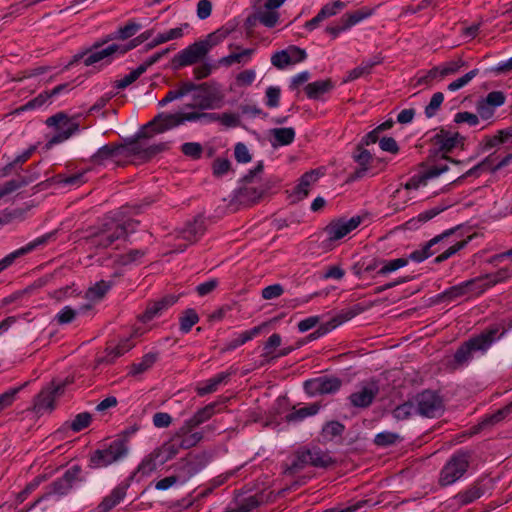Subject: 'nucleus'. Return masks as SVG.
Masks as SVG:
<instances>
[{
    "mask_svg": "<svg viewBox=\"0 0 512 512\" xmlns=\"http://www.w3.org/2000/svg\"><path fill=\"white\" fill-rule=\"evenodd\" d=\"M86 171L78 172L76 174L65 176L62 174H58L50 179V181L54 184L62 185V186H73L79 187L80 185L86 182L85 178Z\"/></svg>",
    "mask_w": 512,
    "mask_h": 512,
    "instance_id": "58836bf2",
    "label": "nucleus"
},
{
    "mask_svg": "<svg viewBox=\"0 0 512 512\" xmlns=\"http://www.w3.org/2000/svg\"><path fill=\"white\" fill-rule=\"evenodd\" d=\"M128 483H121L116 486L109 495L105 496L97 507L98 512H109L118 505L126 496Z\"/></svg>",
    "mask_w": 512,
    "mask_h": 512,
    "instance_id": "393cba45",
    "label": "nucleus"
},
{
    "mask_svg": "<svg viewBox=\"0 0 512 512\" xmlns=\"http://www.w3.org/2000/svg\"><path fill=\"white\" fill-rule=\"evenodd\" d=\"M124 151L125 150L120 145H104L92 155L91 162L99 166H107L110 163L118 166L122 161V153Z\"/></svg>",
    "mask_w": 512,
    "mask_h": 512,
    "instance_id": "2eb2a0df",
    "label": "nucleus"
},
{
    "mask_svg": "<svg viewBox=\"0 0 512 512\" xmlns=\"http://www.w3.org/2000/svg\"><path fill=\"white\" fill-rule=\"evenodd\" d=\"M52 236H53L52 233L42 235V236L34 239L33 241L29 242L25 246L11 252L7 256H5L2 260H0V272L2 270L6 269L8 266H10L15 261V259H17L18 257H21L27 253H30L31 251H33L34 249H36L39 246L45 245Z\"/></svg>",
    "mask_w": 512,
    "mask_h": 512,
    "instance_id": "6ab92c4d",
    "label": "nucleus"
},
{
    "mask_svg": "<svg viewBox=\"0 0 512 512\" xmlns=\"http://www.w3.org/2000/svg\"><path fill=\"white\" fill-rule=\"evenodd\" d=\"M374 13V9L364 7L359 10L346 13L340 18V22L344 23V28L350 29L364 19L370 17Z\"/></svg>",
    "mask_w": 512,
    "mask_h": 512,
    "instance_id": "2f4dec72",
    "label": "nucleus"
},
{
    "mask_svg": "<svg viewBox=\"0 0 512 512\" xmlns=\"http://www.w3.org/2000/svg\"><path fill=\"white\" fill-rule=\"evenodd\" d=\"M179 125H181V119H179L178 113H160L146 126L143 127L139 136L150 138L154 134L163 133Z\"/></svg>",
    "mask_w": 512,
    "mask_h": 512,
    "instance_id": "9b49d317",
    "label": "nucleus"
},
{
    "mask_svg": "<svg viewBox=\"0 0 512 512\" xmlns=\"http://www.w3.org/2000/svg\"><path fill=\"white\" fill-rule=\"evenodd\" d=\"M91 419L92 417L90 413L82 412L77 414L71 422H65L64 428L71 429L74 432H79L89 426Z\"/></svg>",
    "mask_w": 512,
    "mask_h": 512,
    "instance_id": "8fccbe9b",
    "label": "nucleus"
},
{
    "mask_svg": "<svg viewBox=\"0 0 512 512\" xmlns=\"http://www.w3.org/2000/svg\"><path fill=\"white\" fill-rule=\"evenodd\" d=\"M62 393V387L51 386L43 389L34 400L33 411L36 414L51 412L55 407L56 397Z\"/></svg>",
    "mask_w": 512,
    "mask_h": 512,
    "instance_id": "dca6fc26",
    "label": "nucleus"
},
{
    "mask_svg": "<svg viewBox=\"0 0 512 512\" xmlns=\"http://www.w3.org/2000/svg\"><path fill=\"white\" fill-rule=\"evenodd\" d=\"M146 254V251L143 249H133L119 256L118 263L120 265H130L133 263H137L140 259H142Z\"/></svg>",
    "mask_w": 512,
    "mask_h": 512,
    "instance_id": "338daca9",
    "label": "nucleus"
},
{
    "mask_svg": "<svg viewBox=\"0 0 512 512\" xmlns=\"http://www.w3.org/2000/svg\"><path fill=\"white\" fill-rule=\"evenodd\" d=\"M341 386V379L328 376L307 380L304 383L305 390L310 395L332 394L337 392Z\"/></svg>",
    "mask_w": 512,
    "mask_h": 512,
    "instance_id": "ddd939ff",
    "label": "nucleus"
},
{
    "mask_svg": "<svg viewBox=\"0 0 512 512\" xmlns=\"http://www.w3.org/2000/svg\"><path fill=\"white\" fill-rule=\"evenodd\" d=\"M229 34L230 30L228 28L222 27L207 35L205 39L200 40V43L208 53L213 47L223 42Z\"/></svg>",
    "mask_w": 512,
    "mask_h": 512,
    "instance_id": "ea45409f",
    "label": "nucleus"
},
{
    "mask_svg": "<svg viewBox=\"0 0 512 512\" xmlns=\"http://www.w3.org/2000/svg\"><path fill=\"white\" fill-rule=\"evenodd\" d=\"M204 231V219L201 216H198L192 222L187 223L185 228L181 231V238L189 243H193L203 235Z\"/></svg>",
    "mask_w": 512,
    "mask_h": 512,
    "instance_id": "a878e982",
    "label": "nucleus"
},
{
    "mask_svg": "<svg viewBox=\"0 0 512 512\" xmlns=\"http://www.w3.org/2000/svg\"><path fill=\"white\" fill-rule=\"evenodd\" d=\"M512 411V403L505 406L502 409H499L497 412L486 416L480 423L481 428L487 427L489 425H494L499 423L503 419H505Z\"/></svg>",
    "mask_w": 512,
    "mask_h": 512,
    "instance_id": "5fc2aeb1",
    "label": "nucleus"
},
{
    "mask_svg": "<svg viewBox=\"0 0 512 512\" xmlns=\"http://www.w3.org/2000/svg\"><path fill=\"white\" fill-rule=\"evenodd\" d=\"M469 465L470 454L468 452H457L453 454L439 473V485L446 487L454 484L465 475Z\"/></svg>",
    "mask_w": 512,
    "mask_h": 512,
    "instance_id": "20e7f679",
    "label": "nucleus"
},
{
    "mask_svg": "<svg viewBox=\"0 0 512 512\" xmlns=\"http://www.w3.org/2000/svg\"><path fill=\"white\" fill-rule=\"evenodd\" d=\"M199 321V316L193 309H187L180 317V330L188 333L191 328Z\"/></svg>",
    "mask_w": 512,
    "mask_h": 512,
    "instance_id": "13d9d810",
    "label": "nucleus"
},
{
    "mask_svg": "<svg viewBox=\"0 0 512 512\" xmlns=\"http://www.w3.org/2000/svg\"><path fill=\"white\" fill-rule=\"evenodd\" d=\"M52 236H53L52 233L42 235V236L34 239L33 241L29 242L25 246L11 252L7 256H5L2 260H0V272L2 270L6 269L8 266H10L15 261V259H17L18 257H21L27 253H30L31 251H33L34 249H36L39 246L45 245Z\"/></svg>",
    "mask_w": 512,
    "mask_h": 512,
    "instance_id": "aec40b11",
    "label": "nucleus"
},
{
    "mask_svg": "<svg viewBox=\"0 0 512 512\" xmlns=\"http://www.w3.org/2000/svg\"><path fill=\"white\" fill-rule=\"evenodd\" d=\"M145 72L144 67L138 66L135 70L125 75L123 78L115 81V87L119 90L125 89L135 82Z\"/></svg>",
    "mask_w": 512,
    "mask_h": 512,
    "instance_id": "680f3d73",
    "label": "nucleus"
},
{
    "mask_svg": "<svg viewBox=\"0 0 512 512\" xmlns=\"http://www.w3.org/2000/svg\"><path fill=\"white\" fill-rule=\"evenodd\" d=\"M379 264L380 268L377 270V275L385 276L405 267L408 264V259L397 258L392 260H381Z\"/></svg>",
    "mask_w": 512,
    "mask_h": 512,
    "instance_id": "c03bdc74",
    "label": "nucleus"
},
{
    "mask_svg": "<svg viewBox=\"0 0 512 512\" xmlns=\"http://www.w3.org/2000/svg\"><path fill=\"white\" fill-rule=\"evenodd\" d=\"M217 403H210L206 405L204 408L198 410L190 419L187 421L194 425L195 427L201 425L202 423L208 421L214 414Z\"/></svg>",
    "mask_w": 512,
    "mask_h": 512,
    "instance_id": "49530a36",
    "label": "nucleus"
},
{
    "mask_svg": "<svg viewBox=\"0 0 512 512\" xmlns=\"http://www.w3.org/2000/svg\"><path fill=\"white\" fill-rule=\"evenodd\" d=\"M200 470L194 461L190 459H182L178 464V476L181 483L186 482Z\"/></svg>",
    "mask_w": 512,
    "mask_h": 512,
    "instance_id": "a18cd8bd",
    "label": "nucleus"
},
{
    "mask_svg": "<svg viewBox=\"0 0 512 512\" xmlns=\"http://www.w3.org/2000/svg\"><path fill=\"white\" fill-rule=\"evenodd\" d=\"M270 134L274 140L271 142L272 146L289 145L295 139V130L291 127L287 128H274L270 130Z\"/></svg>",
    "mask_w": 512,
    "mask_h": 512,
    "instance_id": "e433bc0d",
    "label": "nucleus"
},
{
    "mask_svg": "<svg viewBox=\"0 0 512 512\" xmlns=\"http://www.w3.org/2000/svg\"><path fill=\"white\" fill-rule=\"evenodd\" d=\"M453 232H454V230L450 229V230H447V231L443 232L440 235L435 236L434 238L429 240L424 245V247L422 249L413 251L408 256V258H407L408 261L412 260V261H415V262H422L425 259L429 258L430 256H432L433 254L436 253L435 250H432V247L434 245H436V244H439V243L443 242L446 238H448L450 235H452Z\"/></svg>",
    "mask_w": 512,
    "mask_h": 512,
    "instance_id": "5701e85b",
    "label": "nucleus"
},
{
    "mask_svg": "<svg viewBox=\"0 0 512 512\" xmlns=\"http://www.w3.org/2000/svg\"><path fill=\"white\" fill-rule=\"evenodd\" d=\"M512 411V403L505 406L502 409H499L497 412L486 416L480 423L481 428L487 427L489 425H494L499 423L503 419H505Z\"/></svg>",
    "mask_w": 512,
    "mask_h": 512,
    "instance_id": "6e6d98bb",
    "label": "nucleus"
},
{
    "mask_svg": "<svg viewBox=\"0 0 512 512\" xmlns=\"http://www.w3.org/2000/svg\"><path fill=\"white\" fill-rule=\"evenodd\" d=\"M464 66H466V62L461 58L447 62L440 66V68H441L440 78H444L448 75L456 74Z\"/></svg>",
    "mask_w": 512,
    "mask_h": 512,
    "instance_id": "0e129e2a",
    "label": "nucleus"
},
{
    "mask_svg": "<svg viewBox=\"0 0 512 512\" xmlns=\"http://www.w3.org/2000/svg\"><path fill=\"white\" fill-rule=\"evenodd\" d=\"M417 415L435 418L442 414L444 405L441 397L433 391H424L414 398Z\"/></svg>",
    "mask_w": 512,
    "mask_h": 512,
    "instance_id": "6e6552de",
    "label": "nucleus"
},
{
    "mask_svg": "<svg viewBox=\"0 0 512 512\" xmlns=\"http://www.w3.org/2000/svg\"><path fill=\"white\" fill-rule=\"evenodd\" d=\"M84 481L85 477L82 475L81 467L73 465L64 472L62 477L56 479L48 486L46 495H67L75 484Z\"/></svg>",
    "mask_w": 512,
    "mask_h": 512,
    "instance_id": "0eeeda50",
    "label": "nucleus"
},
{
    "mask_svg": "<svg viewBox=\"0 0 512 512\" xmlns=\"http://www.w3.org/2000/svg\"><path fill=\"white\" fill-rule=\"evenodd\" d=\"M379 62L380 61L378 59L363 61L358 67L348 72L347 78L344 81H354L361 76L370 73L371 69Z\"/></svg>",
    "mask_w": 512,
    "mask_h": 512,
    "instance_id": "09e8293b",
    "label": "nucleus"
},
{
    "mask_svg": "<svg viewBox=\"0 0 512 512\" xmlns=\"http://www.w3.org/2000/svg\"><path fill=\"white\" fill-rule=\"evenodd\" d=\"M66 87H67V85L62 84V85L56 86L50 92H47V91L42 92L37 97L28 101L26 104L16 108L11 114L18 115L24 111L35 110V109H39L45 105H48L51 103V101H50L51 98L55 95L60 94Z\"/></svg>",
    "mask_w": 512,
    "mask_h": 512,
    "instance_id": "412c9836",
    "label": "nucleus"
},
{
    "mask_svg": "<svg viewBox=\"0 0 512 512\" xmlns=\"http://www.w3.org/2000/svg\"><path fill=\"white\" fill-rule=\"evenodd\" d=\"M179 119H181V125L185 122H201L204 124L216 122L218 118L216 113H206V112H178Z\"/></svg>",
    "mask_w": 512,
    "mask_h": 512,
    "instance_id": "f704fd0d",
    "label": "nucleus"
},
{
    "mask_svg": "<svg viewBox=\"0 0 512 512\" xmlns=\"http://www.w3.org/2000/svg\"><path fill=\"white\" fill-rule=\"evenodd\" d=\"M206 55L207 52L205 51V48L202 46L200 41H198L176 54L171 61V66L174 70L190 66L202 60Z\"/></svg>",
    "mask_w": 512,
    "mask_h": 512,
    "instance_id": "f8f14e48",
    "label": "nucleus"
},
{
    "mask_svg": "<svg viewBox=\"0 0 512 512\" xmlns=\"http://www.w3.org/2000/svg\"><path fill=\"white\" fill-rule=\"evenodd\" d=\"M254 53V49L247 48L238 53H231L219 60L220 65L231 66L234 63L246 64L250 61L251 56Z\"/></svg>",
    "mask_w": 512,
    "mask_h": 512,
    "instance_id": "79ce46f5",
    "label": "nucleus"
},
{
    "mask_svg": "<svg viewBox=\"0 0 512 512\" xmlns=\"http://www.w3.org/2000/svg\"><path fill=\"white\" fill-rule=\"evenodd\" d=\"M112 287L111 282H107L104 280H101L97 283H95L92 287H90L86 291V298L91 302H98L106 295V293L110 290Z\"/></svg>",
    "mask_w": 512,
    "mask_h": 512,
    "instance_id": "a19ab883",
    "label": "nucleus"
},
{
    "mask_svg": "<svg viewBox=\"0 0 512 512\" xmlns=\"http://www.w3.org/2000/svg\"><path fill=\"white\" fill-rule=\"evenodd\" d=\"M472 282H462L458 285L452 286L449 289L445 290L443 293L439 295V298L444 300L453 301L459 297H462L469 293V285Z\"/></svg>",
    "mask_w": 512,
    "mask_h": 512,
    "instance_id": "de8ad7c7",
    "label": "nucleus"
},
{
    "mask_svg": "<svg viewBox=\"0 0 512 512\" xmlns=\"http://www.w3.org/2000/svg\"><path fill=\"white\" fill-rule=\"evenodd\" d=\"M259 506V501L256 496H249L241 501L236 508L228 512H252Z\"/></svg>",
    "mask_w": 512,
    "mask_h": 512,
    "instance_id": "774afa93",
    "label": "nucleus"
},
{
    "mask_svg": "<svg viewBox=\"0 0 512 512\" xmlns=\"http://www.w3.org/2000/svg\"><path fill=\"white\" fill-rule=\"evenodd\" d=\"M194 428L196 427L186 420L171 437L179 450L192 448L202 440L203 433L200 431H193Z\"/></svg>",
    "mask_w": 512,
    "mask_h": 512,
    "instance_id": "4468645a",
    "label": "nucleus"
},
{
    "mask_svg": "<svg viewBox=\"0 0 512 512\" xmlns=\"http://www.w3.org/2000/svg\"><path fill=\"white\" fill-rule=\"evenodd\" d=\"M357 150L358 153L354 155V160L358 163L359 169L354 172L353 179L362 178L369 169V165L372 160L371 153L368 150L363 149L361 145L358 146Z\"/></svg>",
    "mask_w": 512,
    "mask_h": 512,
    "instance_id": "c9c22d12",
    "label": "nucleus"
},
{
    "mask_svg": "<svg viewBox=\"0 0 512 512\" xmlns=\"http://www.w3.org/2000/svg\"><path fill=\"white\" fill-rule=\"evenodd\" d=\"M138 221L129 220L123 223L111 220L104 223L101 228L88 238L90 248L106 249L129 233L133 232Z\"/></svg>",
    "mask_w": 512,
    "mask_h": 512,
    "instance_id": "f257e3e1",
    "label": "nucleus"
},
{
    "mask_svg": "<svg viewBox=\"0 0 512 512\" xmlns=\"http://www.w3.org/2000/svg\"><path fill=\"white\" fill-rule=\"evenodd\" d=\"M46 123L49 126H56L58 129L57 133L47 142V149L67 140L78 129V125L70 121L63 113L49 117Z\"/></svg>",
    "mask_w": 512,
    "mask_h": 512,
    "instance_id": "1a4fd4ad",
    "label": "nucleus"
},
{
    "mask_svg": "<svg viewBox=\"0 0 512 512\" xmlns=\"http://www.w3.org/2000/svg\"><path fill=\"white\" fill-rule=\"evenodd\" d=\"M334 462L328 451L322 450L317 446L303 448L296 452L287 471H289V473H296L307 465L316 468H327L333 465Z\"/></svg>",
    "mask_w": 512,
    "mask_h": 512,
    "instance_id": "7ed1b4c3",
    "label": "nucleus"
},
{
    "mask_svg": "<svg viewBox=\"0 0 512 512\" xmlns=\"http://www.w3.org/2000/svg\"><path fill=\"white\" fill-rule=\"evenodd\" d=\"M153 451L158 458V462H161L162 465L173 459L180 452L178 446L172 440V438L153 449Z\"/></svg>",
    "mask_w": 512,
    "mask_h": 512,
    "instance_id": "7c9ffc66",
    "label": "nucleus"
},
{
    "mask_svg": "<svg viewBox=\"0 0 512 512\" xmlns=\"http://www.w3.org/2000/svg\"><path fill=\"white\" fill-rule=\"evenodd\" d=\"M132 348V345L129 343L128 340L120 343L118 346L107 350V355L104 358H99L97 361L98 363H112L117 357H120L121 355L125 354L127 351H129Z\"/></svg>",
    "mask_w": 512,
    "mask_h": 512,
    "instance_id": "603ef678",
    "label": "nucleus"
},
{
    "mask_svg": "<svg viewBox=\"0 0 512 512\" xmlns=\"http://www.w3.org/2000/svg\"><path fill=\"white\" fill-rule=\"evenodd\" d=\"M345 426L339 421L327 422L322 428V436L325 439L331 440L334 437L342 435Z\"/></svg>",
    "mask_w": 512,
    "mask_h": 512,
    "instance_id": "bf43d9fd",
    "label": "nucleus"
},
{
    "mask_svg": "<svg viewBox=\"0 0 512 512\" xmlns=\"http://www.w3.org/2000/svg\"><path fill=\"white\" fill-rule=\"evenodd\" d=\"M497 332H499L497 327L490 328L461 345L454 355V360L457 366H464L468 364L473 358L474 352H486L496 341Z\"/></svg>",
    "mask_w": 512,
    "mask_h": 512,
    "instance_id": "f03ea898",
    "label": "nucleus"
},
{
    "mask_svg": "<svg viewBox=\"0 0 512 512\" xmlns=\"http://www.w3.org/2000/svg\"><path fill=\"white\" fill-rule=\"evenodd\" d=\"M158 359L157 352H149L142 359L131 365L129 375L137 376L149 370Z\"/></svg>",
    "mask_w": 512,
    "mask_h": 512,
    "instance_id": "4c0bfd02",
    "label": "nucleus"
},
{
    "mask_svg": "<svg viewBox=\"0 0 512 512\" xmlns=\"http://www.w3.org/2000/svg\"><path fill=\"white\" fill-rule=\"evenodd\" d=\"M448 205H438L429 210L420 213L417 217L408 220L405 223L407 229H418L422 224L433 219L435 216L445 211Z\"/></svg>",
    "mask_w": 512,
    "mask_h": 512,
    "instance_id": "cd10ccee",
    "label": "nucleus"
},
{
    "mask_svg": "<svg viewBox=\"0 0 512 512\" xmlns=\"http://www.w3.org/2000/svg\"><path fill=\"white\" fill-rule=\"evenodd\" d=\"M334 87L330 79L318 80L309 83L305 87V92L310 99H319L322 95L331 91Z\"/></svg>",
    "mask_w": 512,
    "mask_h": 512,
    "instance_id": "c756f323",
    "label": "nucleus"
},
{
    "mask_svg": "<svg viewBox=\"0 0 512 512\" xmlns=\"http://www.w3.org/2000/svg\"><path fill=\"white\" fill-rule=\"evenodd\" d=\"M27 384L28 382H25L18 387L10 388L0 395V412L13 404L18 393L26 387Z\"/></svg>",
    "mask_w": 512,
    "mask_h": 512,
    "instance_id": "4d7b16f0",
    "label": "nucleus"
},
{
    "mask_svg": "<svg viewBox=\"0 0 512 512\" xmlns=\"http://www.w3.org/2000/svg\"><path fill=\"white\" fill-rule=\"evenodd\" d=\"M478 74H479V69H473V70L467 72L465 75L452 81L448 85L447 88L449 91H452V92L457 91V90L463 88L464 86H466L468 83H470Z\"/></svg>",
    "mask_w": 512,
    "mask_h": 512,
    "instance_id": "e2e57ef3",
    "label": "nucleus"
},
{
    "mask_svg": "<svg viewBox=\"0 0 512 512\" xmlns=\"http://www.w3.org/2000/svg\"><path fill=\"white\" fill-rule=\"evenodd\" d=\"M379 393V386L375 381L360 383L355 391L348 396V401L355 408L369 407Z\"/></svg>",
    "mask_w": 512,
    "mask_h": 512,
    "instance_id": "9d476101",
    "label": "nucleus"
},
{
    "mask_svg": "<svg viewBox=\"0 0 512 512\" xmlns=\"http://www.w3.org/2000/svg\"><path fill=\"white\" fill-rule=\"evenodd\" d=\"M141 29V25L135 21H129L123 27H120L114 34L109 36V40L113 39H128L136 34Z\"/></svg>",
    "mask_w": 512,
    "mask_h": 512,
    "instance_id": "3c124183",
    "label": "nucleus"
},
{
    "mask_svg": "<svg viewBox=\"0 0 512 512\" xmlns=\"http://www.w3.org/2000/svg\"><path fill=\"white\" fill-rule=\"evenodd\" d=\"M413 415H417L414 399L397 406L393 410V416L397 420H405Z\"/></svg>",
    "mask_w": 512,
    "mask_h": 512,
    "instance_id": "864d4df0",
    "label": "nucleus"
},
{
    "mask_svg": "<svg viewBox=\"0 0 512 512\" xmlns=\"http://www.w3.org/2000/svg\"><path fill=\"white\" fill-rule=\"evenodd\" d=\"M230 375L229 372L218 373L197 388L198 394L203 396L216 391L219 385L227 383Z\"/></svg>",
    "mask_w": 512,
    "mask_h": 512,
    "instance_id": "72a5a7b5",
    "label": "nucleus"
},
{
    "mask_svg": "<svg viewBox=\"0 0 512 512\" xmlns=\"http://www.w3.org/2000/svg\"><path fill=\"white\" fill-rule=\"evenodd\" d=\"M101 44L95 43L93 48L94 50H90L87 53L79 54L75 56V61L83 58V62L86 66L93 65L100 61L106 60V62H110L113 57L120 56L128 52L129 50L135 48V44H110L105 48L99 49Z\"/></svg>",
    "mask_w": 512,
    "mask_h": 512,
    "instance_id": "423d86ee",
    "label": "nucleus"
},
{
    "mask_svg": "<svg viewBox=\"0 0 512 512\" xmlns=\"http://www.w3.org/2000/svg\"><path fill=\"white\" fill-rule=\"evenodd\" d=\"M29 183H30V180H28L25 177H20L18 179H13V180L7 181L0 187V193H1L2 197H5V196L13 193L17 189L28 185Z\"/></svg>",
    "mask_w": 512,
    "mask_h": 512,
    "instance_id": "052dcab7",
    "label": "nucleus"
},
{
    "mask_svg": "<svg viewBox=\"0 0 512 512\" xmlns=\"http://www.w3.org/2000/svg\"><path fill=\"white\" fill-rule=\"evenodd\" d=\"M128 454V446L124 439H117L104 449L96 450L90 457L91 468L107 467Z\"/></svg>",
    "mask_w": 512,
    "mask_h": 512,
    "instance_id": "39448f33",
    "label": "nucleus"
},
{
    "mask_svg": "<svg viewBox=\"0 0 512 512\" xmlns=\"http://www.w3.org/2000/svg\"><path fill=\"white\" fill-rule=\"evenodd\" d=\"M484 493H485L484 486L481 484L480 481H477V482L473 483L472 485H470L465 490L457 493L453 497L452 500L454 502V505H456L458 507H462V506L468 505V504L474 502L475 500L479 499L480 497H482L484 495Z\"/></svg>",
    "mask_w": 512,
    "mask_h": 512,
    "instance_id": "b1692460",
    "label": "nucleus"
},
{
    "mask_svg": "<svg viewBox=\"0 0 512 512\" xmlns=\"http://www.w3.org/2000/svg\"><path fill=\"white\" fill-rule=\"evenodd\" d=\"M202 90L206 93V95L198 103L199 108L205 110L220 107L223 95L221 94L220 90L217 87H211L208 84V87Z\"/></svg>",
    "mask_w": 512,
    "mask_h": 512,
    "instance_id": "c85d7f7f",
    "label": "nucleus"
},
{
    "mask_svg": "<svg viewBox=\"0 0 512 512\" xmlns=\"http://www.w3.org/2000/svg\"><path fill=\"white\" fill-rule=\"evenodd\" d=\"M487 279L491 287L506 282L512 279V270L508 268H501L495 273L487 274Z\"/></svg>",
    "mask_w": 512,
    "mask_h": 512,
    "instance_id": "69168bd1",
    "label": "nucleus"
},
{
    "mask_svg": "<svg viewBox=\"0 0 512 512\" xmlns=\"http://www.w3.org/2000/svg\"><path fill=\"white\" fill-rule=\"evenodd\" d=\"M319 172L311 170L302 175L299 183L294 188V194L298 200H301L309 194L310 187L319 179Z\"/></svg>",
    "mask_w": 512,
    "mask_h": 512,
    "instance_id": "bb28decb",
    "label": "nucleus"
},
{
    "mask_svg": "<svg viewBox=\"0 0 512 512\" xmlns=\"http://www.w3.org/2000/svg\"><path fill=\"white\" fill-rule=\"evenodd\" d=\"M177 301L178 296L166 295L159 300L149 302L144 313L139 315L138 319L143 323H147L152 319L161 316L165 310L174 305Z\"/></svg>",
    "mask_w": 512,
    "mask_h": 512,
    "instance_id": "f3484780",
    "label": "nucleus"
},
{
    "mask_svg": "<svg viewBox=\"0 0 512 512\" xmlns=\"http://www.w3.org/2000/svg\"><path fill=\"white\" fill-rule=\"evenodd\" d=\"M160 466H162V464L158 462V458L152 450L142 459L137 467L136 474H140L142 477H148Z\"/></svg>",
    "mask_w": 512,
    "mask_h": 512,
    "instance_id": "473e14b6",
    "label": "nucleus"
},
{
    "mask_svg": "<svg viewBox=\"0 0 512 512\" xmlns=\"http://www.w3.org/2000/svg\"><path fill=\"white\" fill-rule=\"evenodd\" d=\"M361 223V218L359 216L352 217L348 220L340 219L338 221L330 223L325 231L328 235L329 240L336 241L347 234H349L352 230L356 229Z\"/></svg>",
    "mask_w": 512,
    "mask_h": 512,
    "instance_id": "a211bd4d",
    "label": "nucleus"
},
{
    "mask_svg": "<svg viewBox=\"0 0 512 512\" xmlns=\"http://www.w3.org/2000/svg\"><path fill=\"white\" fill-rule=\"evenodd\" d=\"M463 140L457 132H452L446 129L439 130L433 137L432 142L439 148L440 151L449 152L455 148L458 143Z\"/></svg>",
    "mask_w": 512,
    "mask_h": 512,
    "instance_id": "4be33fe9",
    "label": "nucleus"
},
{
    "mask_svg": "<svg viewBox=\"0 0 512 512\" xmlns=\"http://www.w3.org/2000/svg\"><path fill=\"white\" fill-rule=\"evenodd\" d=\"M320 410V406L317 403L310 404L307 407H302L300 409L294 410L291 413L287 414L285 419L287 422H298L302 421L308 416L316 415Z\"/></svg>",
    "mask_w": 512,
    "mask_h": 512,
    "instance_id": "37998d69",
    "label": "nucleus"
}]
</instances>
